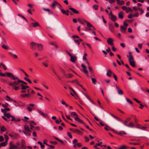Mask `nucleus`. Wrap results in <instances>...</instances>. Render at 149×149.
I'll return each instance as SVG.
<instances>
[{"instance_id": "f257e3e1", "label": "nucleus", "mask_w": 149, "mask_h": 149, "mask_svg": "<svg viewBox=\"0 0 149 149\" xmlns=\"http://www.w3.org/2000/svg\"><path fill=\"white\" fill-rule=\"evenodd\" d=\"M7 75L12 79L15 80H17V81H15L13 82H11L9 83V85L12 87H13L15 86L19 85V79L17 77H15L13 74L10 72H6Z\"/></svg>"}, {"instance_id": "f03ea898", "label": "nucleus", "mask_w": 149, "mask_h": 149, "mask_svg": "<svg viewBox=\"0 0 149 149\" xmlns=\"http://www.w3.org/2000/svg\"><path fill=\"white\" fill-rule=\"evenodd\" d=\"M105 125L108 128H109L110 130L112 131L113 132L116 133L117 134H119L121 136H122L124 134H126V133L124 131H120L119 132H118L117 131H116V130H114V129L111 128L109 126L107 125L106 124H105Z\"/></svg>"}, {"instance_id": "7ed1b4c3", "label": "nucleus", "mask_w": 149, "mask_h": 149, "mask_svg": "<svg viewBox=\"0 0 149 149\" xmlns=\"http://www.w3.org/2000/svg\"><path fill=\"white\" fill-rule=\"evenodd\" d=\"M18 147L15 145L13 142L11 141L10 143L9 149H18Z\"/></svg>"}, {"instance_id": "20e7f679", "label": "nucleus", "mask_w": 149, "mask_h": 149, "mask_svg": "<svg viewBox=\"0 0 149 149\" xmlns=\"http://www.w3.org/2000/svg\"><path fill=\"white\" fill-rule=\"evenodd\" d=\"M81 66L82 67L83 69L82 70V71L84 73L87 74V76L88 77V75L87 74L88 73V71L87 69V68L86 66L83 64L81 65Z\"/></svg>"}, {"instance_id": "39448f33", "label": "nucleus", "mask_w": 149, "mask_h": 149, "mask_svg": "<svg viewBox=\"0 0 149 149\" xmlns=\"http://www.w3.org/2000/svg\"><path fill=\"white\" fill-rule=\"evenodd\" d=\"M38 44L34 42H32L30 43V48L33 49H36L37 47Z\"/></svg>"}, {"instance_id": "423d86ee", "label": "nucleus", "mask_w": 149, "mask_h": 149, "mask_svg": "<svg viewBox=\"0 0 149 149\" xmlns=\"http://www.w3.org/2000/svg\"><path fill=\"white\" fill-rule=\"evenodd\" d=\"M70 130L71 131H72L76 133L79 134H83V132H81L79 130L77 129H74L72 128H70Z\"/></svg>"}, {"instance_id": "0eeeda50", "label": "nucleus", "mask_w": 149, "mask_h": 149, "mask_svg": "<svg viewBox=\"0 0 149 149\" xmlns=\"http://www.w3.org/2000/svg\"><path fill=\"white\" fill-rule=\"evenodd\" d=\"M113 39L111 38H108L107 40V42L108 44L111 46L113 45Z\"/></svg>"}, {"instance_id": "6e6552de", "label": "nucleus", "mask_w": 149, "mask_h": 149, "mask_svg": "<svg viewBox=\"0 0 149 149\" xmlns=\"http://www.w3.org/2000/svg\"><path fill=\"white\" fill-rule=\"evenodd\" d=\"M122 9L124 10H125L127 13H128L130 11L132 12V10L130 8L124 6L122 7Z\"/></svg>"}, {"instance_id": "1a4fd4ad", "label": "nucleus", "mask_w": 149, "mask_h": 149, "mask_svg": "<svg viewBox=\"0 0 149 149\" xmlns=\"http://www.w3.org/2000/svg\"><path fill=\"white\" fill-rule=\"evenodd\" d=\"M2 47L6 50H8L10 49V47L8 45H6L5 44H3L1 45Z\"/></svg>"}, {"instance_id": "9d476101", "label": "nucleus", "mask_w": 149, "mask_h": 149, "mask_svg": "<svg viewBox=\"0 0 149 149\" xmlns=\"http://www.w3.org/2000/svg\"><path fill=\"white\" fill-rule=\"evenodd\" d=\"M20 86H21V90H26L27 88H29V87L28 86L25 85L23 84H20Z\"/></svg>"}, {"instance_id": "9b49d317", "label": "nucleus", "mask_w": 149, "mask_h": 149, "mask_svg": "<svg viewBox=\"0 0 149 149\" xmlns=\"http://www.w3.org/2000/svg\"><path fill=\"white\" fill-rule=\"evenodd\" d=\"M70 61H71L73 62L74 63L75 62V61L77 59V57L74 55L73 56H72L70 57Z\"/></svg>"}, {"instance_id": "f8f14e48", "label": "nucleus", "mask_w": 149, "mask_h": 149, "mask_svg": "<svg viewBox=\"0 0 149 149\" xmlns=\"http://www.w3.org/2000/svg\"><path fill=\"white\" fill-rule=\"evenodd\" d=\"M127 27L123 26H120V31L123 33H125Z\"/></svg>"}, {"instance_id": "ddd939ff", "label": "nucleus", "mask_w": 149, "mask_h": 149, "mask_svg": "<svg viewBox=\"0 0 149 149\" xmlns=\"http://www.w3.org/2000/svg\"><path fill=\"white\" fill-rule=\"evenodd\" d=\"M9 54L14 58H18L17 56L15 54L11 52H8Z\"/></svg>"}, {"instance_id": "4468645a", "label": "nucleus", "mask_w": 149, "mask_h": 149, "mask_svg": "<svg viewBox=\"0 0 149 149\" xmlns=\"http://www.w3.org/2000/svg\"><path fill=\"white\" fill-rule=\"evenodd\" d=\"M37 47L38 51H41L43 49V45L42 44H38Z\"/></svg>"}, {"instance_id": "2eb2a0df", "label": "nucleus", "mask_w": 149, "mask_h": 149, "mask_svg": "<svg viewBox=\"0 0 149 149\" xmlns=\"http://www.w3.org/2000/svg\"><path fill=\"white\" fill-rule=\"evenodd\" d=\"M74 119L75 120L79 121V123H82L83 124H84V121L81 120L78 117V116H77V117H74Z\"/></svg>"}, {"instance_id": "dca6fc26", "label": "nucleus", "mask_w": 149, "mask_h": 149, "mask_svg": "<svg viewBox=\"0 0 149 149\" xmlns=\"http://www.w3.org/2000/svg\"><path fill=\"white\" fill-rule=\"evenodd\" d=\"M56 5H58L59 6L61 7V5L58 2L56 1H54L52 4V6L54 8H55V6Z\"/></svg>"}, {"instance_id": "f3484780", "label": "nucleus", "mask_w": 149, "mask_h": 149, "mask_svg": "<svg viewBox=\"0 0 149 149\" xmlns=\"http://www.w3.org/2000/svg\"><path fill=\"white\" fill-rule=\"evenodd\" d=\"M86 23L87 26L88 28H90L91 27H93L92 25L89 22H87L85 20H83Z\"/></svg>"}, {"instance_id": "a211bd4d", "label": "nucleus", "mask_w": 149, "mask_h": 149, "mask_svg": "<svg viewBox=\"0 0 149 149\" xmlns=\"http://www.w3.org/2000/svg\"><path fill=\"white\" fill-rule=\"evenodd\" d=\"M118 17L120 19H122L123 17V12H120L118 14Z\"/></svg>"}, {"instance_id": "6ab92c4d", "label": "nucleus", "mask_w": 149, "mask_h": 149, "mask_svg": "<svg viewBox=\"0 0 149 149\" xmlns=\"http://www.w3.org/2000/svg\"><path fill=\"white\" fill-rule=\"evenodd\" d=\"M69 9L70 10L72 11L74 13H79V12L77 10L75 9H74L73 8H72V7H70V8H69Z\"/></svg>"}, {"instance_id": "aec40b11", "label": "nucleus", "mask_w": 149, "mask_h": 149, "mask_svg": "<svg viewBox=\"0 0 149 149\" xmlns=\"http://www.w3.org/2000/svg\"><path fill=\"white\" fill-rule=\"evenodd\" d=\"M42 116L44 117H46L47 116V114L42 112L41 111H39V110H38L37 111Z\"/></svg>"}, {"instance_id": "412c9836", "label": "nucleus", "mask_w": 149, "mask_h": 149, "mask_svg": "<svg viewBox=\"0 0 149 149\" xmlns=\"http://www.w3.org/2000/svg\"><path fill=\"white\" fill-rule=\"evenodd\" d=\"M109 17L111 18V19L113 21H115L116 19V16L114 15H111V16Z\"/></svg>"}, {"instance_id": "4be33fe9", "label": "nucleus", "mask_w": 149, "mask_h": 149, "mask_svg": "<svg viewBox=\"0 0 149 149\" xmlns=\"http://www.w3.org/2000/svg\"><path fill=\"white\" fill-rule=\"evenodd\" d=\"M60 10L61 12L63 14L66 15H69V13H67L66 10H64L61 8H60Z\"/></svg>"}, {"instance_id": "5701e85b", "label": "nucleus", "mask_w": 149, "mask_h": 149, "mask_svg": "<svg viewBox=\"0 0 149 149\" xmlns=\"http://www.w3.org/2000/svg\"><path fill=\"white\" fill-rule=\"evenodd\" d=\"M7 144V143L6 141H5L4 142H2L0 143V148L2 146H6Z\"/></svg>"}, {"instance_id": "b1692460", "label": "nucleus", "mask_w": 149, "mask_h": 149, "mask_svg": "<svg viewBox=\"0 0 149 149\" xmlns=\"http://www.w3.org/2000/svg\"><path fill=\"white\" fill-rule=\"evenodd\" d=\"M5 99L6 100L10 102H12L13 100V99L11 98L8 95H6V96Z\"/></svg>"}, {"instance_id": "393cba45", "label": "nucleus", "mask_w": 149, "mask_h": 149, "mask_svg": "<svg viewBox=\"0 0 149 149\" xmlns=\"http://www.w3.org/2000/svg\"><path fill=\"white\" fill-rule=\"evenodd\" d=\"M42 65L46 68L48 66V65L47 61H44L42 63Z\"/></svg>"}, {"instance_id": "a878e982", "label": "nucleus", "mask_w": 149, "mask_h": 149, "mask_svg": "<svg viewBox=\"0 0 149 149\" xmlns=\"http://www.w3.org/2000/svg\"><path fill=\"white\" fill-rule=\"evenodd\" d=\"M35 23H32L31 24L32 25V26L34 27H36L38 26H39V24L37 22H36V21H35Z\"/></svg>"}, {"instance_id": "bb28decb", "label": "nucleus", "mask_w": 149, "mask_h": 149, "mask_svg": "<svg viewBox=\"0 0 149 149\" xmlns=\"http://www.w3.org/2000/svg\"><path fill=\"white\" fill-rule=\"evenodd\" d=\"M30 95L29 93L25 94H22L20 95L21 97H22L24 98L26 97H28Z\"/></svg>"}, {"instance_id": "cd10ccee", "label": "nucleus", "mask_w": 149, "mask_h": 149, "mask_svg": "<svg viewBox=\"0 0 149 149\" xmlns=\"http://www.w3.org/2000/svg\"><path fill=\"white\" fill-rule=\"evenodd\" d=\"M69 89L71 91H72L74 94L77 96V94L75 92V91L74 90V89L71 87H69Z\"/></svg>"}, {"instance_id": "c85d7f7f", "label": "nucleus", "mask_w": 149, "mask_h": 149, "mask_svg": "<svg viewBox=\"0 0 149 149\" xmlns=\"http://www.w3.org/2000/svg\"><path fill=\"white\" fill-rule=\"evenodd\" d=\"M112 72L110 70H108L107 71L106 75L108 77H110L111 76V74H112Z\"/></svg>"}, {"instance_id": "c756f323", "label": "nucleus", "mask_w": 149, "mask_h": 149, "mask_svg": "<svg viewBox=\"0 0 149 149\" xmlns=\"http://www.w3.org/2000/svg\"><path fill=\"white\" fill-rule=\"evenodd\" d=\"M130 64L132 67H134L135 66V62L134 60L132 61H130Z\"/></svg>"}, {"instance_id": "7c9ffc66", "label": "nucleus", "mask_w": 149, "mask_h": 149, "mask_svg": "<svg viewBox=\"0 0 149 149\" xmlns=\"http://www.w3.org/2000/svg\"><path fill=\"white\" fill-rule=\"evenodd\" d=\"M3 115L6 117L8 118H9L11 117V115L9 113H4Z\"/></svg>"}, {"instance_id": "2f4dec72", "label": "nucleus", "mask_w": 149, "mask_h": 149, "mask_svg": "<svg viewBox=\"0 0 149 149\" xmlns=\"http://www.w3.org/2000/svg\"><path fill=\"white\" fill-rule=\"evenodd\" d=\"M21 147L23 148H24V145L25 144V141L23 139L22 140L21 142Z\"/></svg>"}, {"instance_id": "473e14b6", "label": "nucleus", "mask_w": 149, "mask_h": 149, "mask_svg": "<svg viewBox=\"0 0 149 149\" xmlns=\"http://www.w3.org/2000/svg\"><path fill=\"white\" fill-rule=\"evenodd\" d=\"M88 68L89 70V71L90 73L91 74H92L93 72V70L92 68L91 67L90 65H89L88 66Z\"/></svg>"}, {"instance_id": "72a5a7b5", "label": "nucleus", "mask_w": 149, "mask_h": 149, "mask_svg": "<svg viewBox=\"0 0 149 149\" xmlns=\"http://www.w3.org/2000/svg\"><path fill=\"white\" fill-rule=\"evenodd\" d=\"M127 126L130 127H132L134 126V124L133 123H130L128 125H127Z\"/></svg>"}, {"instance_id": "f704fd0d", "label": "nucleus", "mask_w": 149, "mask_h": 149, "mask_svg": "<svg viewBox=\"0 0 149 149\" xmlns=\"http://www.w3.org/2000/svg\"><path fill=\"white\" fill-rule=\"evenodd\" d=\"M24 128L25 130V131L29 132L30 131L29 127L27 125H24Z\"/></svg>"}, {"instance_id": "c9c22d12", "label": "nucleus", "mask_w": 149, "mask_h": 149, "mask_svg": "<svg viewBox=\"0 0 149 149\" xmlns=\"http://www.w3.org/2000/svg\"><path fill=\"white\" fill-rule=\"evenodd\" d=\"M134 60V58L133 56L132 55H130V58H129V62L132 61Z\"/></svg>"}, {"instance_id": "e433bc0d", "label": "nucleus", "mask_w": 149, "mask_h": 149, "mask_svg": "<svg viewBox=\"0 0 149 149\" xmlns=\"http://www.w3.org/2000/svg\"><path fill=\"white\" fill-rule=\"evenodd\" d=\"M38 143L40 144L41 147L42 149L44 148L45 146L44 145L42 144V143L40 141H38Z\"/></svg>"}, {"instance_id": "4c0bfd02", "label": "nucleus", "mask_w": 149, "mask_h": 149, "mask_svg": "<svg viewBox=\"0 0 149 149\" xmlns=\"http://www.w3.org/2000/svg\"><path fill=\"white\" fill-rule=\"evenodd\" d=\"M71 115L72 116H75V117H77V116H78L76 112H72L71 113Z\"/></svg>"}, {"instance_id": "58836bf2", "label": "nucleus", "mask_w": 149, "mask_h": 149, "mask_svg": "<svg viewBox=\"0 0 149 149\" xmlns=\"http://www.w3.org/2000/svg\"><path fill=\"white\" fill-rule=\"evenodd\" d=\"M13 88L15 90H19L20 89V87L19 85L13 87Z\"/></svg>"}, {"instance_id": "ea45409f", "label": "nucleus", "mask_w": 149, "mask_h": 149, "mask_svg": "<svg viewBox=\"0 0 149 149\" xmlns=\"http://www.w3.org/2000/svg\"><path fill=\"white\" fill-rule=\"evenodd\" d=\"M4 136L5 139H6V141H6V142H8V140L9 139V137L6 134H4Z\"/></svg>"}, {"instance_id": "a19ab883", "label": "nucleus", "mask_w": 149, "mask_h": 149, "mask_svg": "<svg viewBox=\"0 0 149 149\" xmlns=\"http://www.w3.org/2000/svg\"><path fill=\"white\" fill-rule=\"evenodd\" d=\"M127 147L125 145H122L121 146L119 149H126Z\"/></svg>"}, {"instance_id": "79ce46f5", "label": "nucleus", "mask_w": 149, "mask_h": 149, "mask_svg": "<svg viewBox=\"0 0 149 149\" xmlns=\"http://www.w3.org/2000/svg\"><path fill=\"white\" fill-rule=\"evenodd\" d=\"M6 130V128L4 126H2L1 128V130L2 132L5 131Z\"/></svg>"}, {"instance_id": "37998d69", "label": "nucleus", "mask_w": 149, "mask_h": 149, "mask_svg": "<svg viewBox=\"0 0 149 149\" xmlns=\"http://www.w3.org/2000/svg\"><path fill=\"white\" fill-rule=\"evenodd\" d=\"M126 100L128 102L130 103L131 104H132V101L128 98L126 97Z\"/></svg>"}, {"instance_id": "c03bdc74", "label": "nucleus", "mask_w": 149, "mask_h": 149, "mask_svg": "<svg viewBox=\"0 0 149 149\" xmlns=\"http://www.w3.org/2000/svg\"><path fill=\"white\" fill-rule=\"evenodd\" d=\"M118 91V93L120 95H122L123 94V91L122 90L119 89V90Z\"/></svg>"}, {"instance_id": "a18cd8bd", "label": "nucleus", "mask_w": 149, "mask_h": 149, "mask_svg": "<svg viewBox=\"0 0 149 149\" xmlns=\"http://www.w3.org/2000/svg\"><path fill=\"white\" fill-rule=\"evenodd\" d=\"M7 72H6V73ZM0 75L2 77H5L6 76H7V74H6V73H3L1 72H0Z\"/></svg>"}, {"instance_id": "49530a36", "label": "nucleus", "mask_w": 149, "mask_h": 149, "mask_svg": "<svg viewBox=\"0 0 149 149\" xmlns=\"http://www.w3.org/2000/svg\"><path fill=\"white\" fill-rule=\"evenodd\" d=\"M2 106L3 108H5L6 107L8 106V104L7 103H5L4 104H3Z\"/></svg>"}, {"instance_id": "de8ad7c7", "label": "nucleus", "mask_w": 149, "mask_h": 149, "mask_svg": "<svg viewBox=\"0 0 149 149\" xmlns=\"http://www.w3.org/2000/svg\"><path fill=\"white\" fill-rule=\"evenodd\" d=\"M19 83H22V84H24L25 85H26L27 84V83L25 81H24L22 80H21L19 79Z\"/></svg>"}, {"instance_id": "09e8293b", "label": "nucleus", "mask_w": 149, "mask_h": 149, "mask_svg": "<svg viewBox=\"0 0 149 149\" xmlns=\"http://www.w3.org/2000/svg\"><path fill=\"white\" fill-rule=\"evenodd\" d=\"M124 3V1L123 0H121V1H120L118 3V4L119 5H121L123 4Z\"/></svg>"}, {"instance_id": "8fccbe9b", "label": "nucleus", "mask_w": 149, "mask_h": 149, "mask_svg": "<svg viewBox=\"0 0 149 149\" xmlns=\"http://www.w3.org/2000/svg\"><path fill=\"white\" fill-rule=\"evenodd\" d=\"M72 82L73 83H76L77 84V85L78 84H79V81H78V80L77 79H76V80H73L72 81Z\"/></svg>"}, {"instance_id": "3c124183", "label": "nucleus", "mask_w": 149, "mask_h": 149, "mask_svg": "<svg viewBox=\"0 0 149 149\" xmlns=\"http://www.w3.org/2000/svg\"><path fill=\"white\" fill-rule=\"evenodd\" d=\"M29 123L31 125H35L36 124V123L33 120L30 121Z\"/></svg>"}, {"instance_id": "603ef678", "label": "nucleus", "mask_w": 149, "mask_h": 149, "mask_svg": "<svg viewBox=\"0 0 149 149\" xmlns=\"http://www.w3.org/2000/svg\"><path fill=\"white\" fill-rule=\"evenodd\" d=\"M93 8L95 10H97L98 9V6L97 5H95L93 6Z\"/></svg>"}, {"instance_id": "864d4df0", "label": "nucleus", "mask_w": 149, "mask_h": 149, "mask_svg": "<svg viewBox=\"0 0 149 149\" xmlns=\"http://www.w3.org/2000/svg\"><path fill=\"white\" fill-rule=\"evenodd\" d=\"M49 146V148H48V149H53L54 148V146L52 145H50L48 146Z\"/></svg>"}, {"instance_id": "5fc2aeb1", "label": "nucleus", "mask_w": 149, "mask_h": 149, "mask_svg": "<svg viewBox=\"0 0 149 149\" xmlns=\"http://www.w3.org/2000/svg\"><path fill=\"white\" fill-rule=\"evenodd\" d=\"M67 135L71 139L72 138V136L70 133L68 132H67Z\"/></svg>"}, {"instance_id": "6e6d98bb", "label": "nucleus", "mask_w": 149, "mask_h": 149, "mask_svg": "<svg viewBox=\"0 0 149 149\" xmlns=\"http://www.w3.org/2000/svg\"><path fill=\"white\" fill-rule=\"evenodd\" d=\"M47 139H44L43 141V143L44 144H46L47 146H49V145L47 143Z\"/></svg>"}, {"instance_id": "4d7b16f0", "label": "nucleus", "mask_w": 149, "mask_h": 149, "mask_svg": "<svg viewBox=\"0 0 149 149\" xmlns=\"http://www.w3.org/2000/svg\"><path fill=\"white\" fill-rule=\"evenodd\" d=\"M74 40L75 43H77L78 45L80 44V42L79 40Z\"/></svg>"}, {"instance_id": "13d9d810", "label": "nucleus", "mask_w": 149, "mask_h": 149, "mask_svg": "<svg viewBox=\"0 0 149 149\" xmlns=\"http://www.w3.org/2000/svg\"><path fill=\"white\" fill-rule=\"evenodd\" d=\"M23 132L24 134L25 135H27L29 136H30V134L29 133L26 132L25 130L23 131Z\"/></svg>"}, {"instance_id": "bf43d9fd", "label": "nucleus", "mask_w": 149, "mask_h": 149, "mask_svg": "<svg viewBox=\"0 0 149 149\" xmlns=\"http://www.w3.org/2000/svg\"><path fill=\"white\" fill-rule=\"evenodd\" d=\"M4 138L3 136H0V141L2 142L4 140Z\"/></svg>"}, {"instance_id": "052dcab7", "label": "nucleus", "mask_w": 149, "mask_h": 149, "mask_svg": "<svg viewBox=\"0 0 149 149\" xmlns=\"http://www.w3.org/2000/svg\"><path fill=\"white\" fill-rule=\"evenodd\" d=\"M133 99L137 103H141V102L139 101V100H138L137 99H136V98H133Z\"/></svg>"}, {"instance_id": "680f3d73", "label": "nucleus", "mask_w": 149, "mask_h": 149, "mask_svg": "<svg viewBox=\"0 0 149 149\" xmlns=\"http://www.w3.org/2000/svg\"><path fill=\"white\" fill-rule=\"evenodd\" d=\"M84 138H85V141L86 142H87L89 141V139L87 136H85L84 137Z\"/></svg>"}, {"instance_id": "e2e57ef3", "label": "nucleus", "mask_w": 149, "mask_h": 149, "mask_svg": "<svg viewBox=\"0 0 149 149\" xmlns=\"http://www.w3.org/2000/svg\"><path fill=\"white\" fill-rule=\"evenodd\" d=\"M91 80H92V82L94 83V84H95V83L96 82V79L94 78H91Z\"/></svg>"}, {"instance_id": "0e129e2a", "label": "nucleus", "mask_w": 149, "mask_h": 149, "mask_svg": "<svg viewBox=\"0 0 149 149\" xmlns=\"http://www.w3.org/2000/svg\"><path fill=\"white\" fill-rule=\"evenodd\" d=\"M142 44H139L138 45V46L139 48H141L142 47Z\"/></svg>"}, {"instance_id": "69168bd1", "label": "nucleus", "mask_w": 149, "mask_h": 149, "mask_svg": "<svg viewBox=\"0 0 149 149\" xmlns=\"http://www.w3.org/2000/svg\"><path fill=\"white\" fill-rule=\"evenodd\" d=\"M123 24L124 25V26H126V27L128 25V24L127 23L125 22H123Z\"/></svg>"}, {"instance_id": "338daca9", "label": "nucleus", "mask_w": 149, "mask_h": 149, "mask_svg": "<svg viewBox=\"0 0 149 149\" xmlns=\"http://www.w3.org/2000/svg\"><path fill=\"white\" fill-rule=\"evenodd\" d=\"M27 109L30 112H31L32 111V108H30V107H28L27 108Z\"/></svg>"}, {"instance_id": "774afa93", "label": "nucleus", "mask_w": 149, "mask_h": 149, "mask_svg": "<svg viewBox=\"0 0 149 149\" xmlns=\"http://www.w3.org/2000/svg\"><path fill=\"white\" fill-rule=\"evenodd\" d=\"M120 46L122 47L123 48H124L125 47V45L123 43H121L120 44Z\"/></svg>"}]
</instances>
